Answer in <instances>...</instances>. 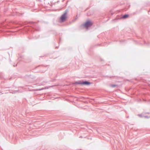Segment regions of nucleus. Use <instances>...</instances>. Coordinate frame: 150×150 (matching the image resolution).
Segmentation results:
<instances>
[{"label":"nucleus","instance_id":"obj_1","mask_svg":"<svg viewBox=\"0 0 150 150\" xmlns=\"http://www.w3.org/2000/svg\"><path fill=\"white\" fill-rule=\"evenodd\" d=\"M67 11H65V12L62 15L60 20V22H63L65 21L66 19L67 18Z\"/></svg>","mask_w":150,"mask_h":150},{"label":"nucleus","instance_id":"obj_2","mask_svg":"<svg viewBox=\"0 0 150 150\" xmlns=\"http://www.w3.org/2000/svg\"><path fill=\"white\" fill-rule=\"evenodd\" d=\"M76 83L77 84H80L82 85H88L90 84L91 83L87 81H79L78 82H76Z\"/></svg>","mask_w":150,"mask_h":150},{"label":"nucleus","instance_id":"obj_3","mask_svg":"<svg viewBox=\"0 0 150 150\" xmlns=\"http://www.w3.org/2000/svg\"><path fill=\"white\" fill-rule=\"evenodd\" d=\"M92 25V23L89 21H87L83 25V26L85 28H88L91 26Z\"/></svg>","mask_w":150,"mask_h":150},{"label":"nucleus","instance_id":"obj_4","mask_svg":"<svg viewBox=\"0 0 150 150\" xmlns=\"http://www.w3.org/2000/svg\"><path fill=\"white\" fill-rule=\"evenodd\" d=\"M129 15L128 14H125L123 15L122 17V18L123 19H125L129 17Z\"/></svg>","mask_w":150,"mask_h":150},{"label":"nucleus","instance_id":"obj_5","mask_svg":"<svg viewBox=\"0 0 150 150\" xmlns=\"http://www.w3.org/2000/svg\"><path fill=\"white\" fill-rule=\"evenodd\" d=\"M117 85H115V84H112V85H110V86L112 87H115L116 86H117Z\"/></svg>","mask_w":150,"mask_h":150},{"label":"nucleus","instance_id":"obj_6","mask_svg":"<svg viewBox=\"0 0 150 150\" xmlns=\"http://www.w3.org/2000/svg\"><path fill=\"white\" fill-rule=\"evenodd\" d=\"M18 92V91H13L12 93H15Z\"/></svg>","mask_w":150,"mask_h":150},{"label":"nucleus","instance_id":"obj_7","mask_svg":"<svg viewBox=\"0 0 150 150\" xmlns=\"http://www.w3.org/2000/svg\"><path fill=\"white\" fill-rule=\"evenodd\" d=\"M138 116L140 117H142V115L141 114H139V115H138Z\"/></svg>","mask_w":150,"mask_h":150},{"label":"nucleus","instance_id":"obj_8","mask_svg":"<svg viewBox=\"0 0 150 150\" xmlns=\"http://www.w3.org/2000/svg\"><path fill=\"white\" fill-rule=\"evenodd\" d=\"M143 117H145V118H148V116H144Z\"/></svg>","mask_w":150,"mask_h":150},{"label":"nucleus","instance_id":"obj_9","mask_svg":"<svg viewBox=\"0 0 150 150\" xmlns=\"http://www.w3.org/2000/svg\"><path fill=\"white\" fill-rule=\"evenodd\" d=\"M39 90H41V89H39Z\"/></svg>","mask_w":150,"mask_h":150}]
</instances>
